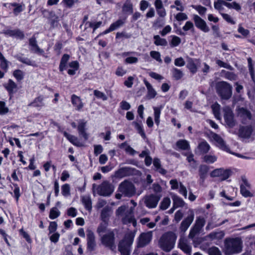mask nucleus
I'll return each mask as SVG.
<instances>
[{
    "label": "nucleus",
    "instance_id": "nucleus-1",
    "mask_svg": "<svg viewBox=\"0 0 255 255\" xmlns=\"http://www.w3.org/2000/svg\"><path fill=\"white\" fill-rule=\"evenodd\" d=\"M177 237L176 234L173 232H165L159 240L158 246L159 248L164 252H169L174 248Z\"/></svg>",
    "mask_w": 255,
    "mask_h": 255
},
{
    "label": "nucleus",
    "instance_id": "nucleus-2",
    "mask_svg": "<svg viewBox=\"0 0 255 255\" xmlns=\"http://www.w3.org/2000/svg\"><path fill=\"white\" fill-rule=\"evenodd\" d=\"M116 215L122 217L124 224H132L134 227L136 225V222L133 216V208H128L127 206H122L116 211Z\"/></svg>",
    "mask_w": 255,
    "mask_h": 255
},
{
    "label": "nucleus",
    "instance_id": "nucleus-3",
    "mask_svg": "<svg viewBox=\"0 0 255 255\" xmlns=\"http://www.w3.org/2000/svg\"><path fill=\"white\" fill-rule=\"evenodd\" d=\"M232 85L225 81H219L215 84L216 93L222 100H228L232 96Z\"/></svg>",
    "mask_w": 255,
    "mask_h": 255
},
{
    "label": "nucleus",
    "instance_id": "nucleus-4",
    "mask_svg": "<svg viewBox=\"0 0 255 255\" xmlns=\"http://www.w3.org/2000/svg\"><path fill=\"white\" fill-rule=\"evenodd\" d=\"M225 249L227 255L240 252L242 250L241 240L239 238L226 239Z\"/></svg>",
    "mask_w": 255,
    "mask_h": 255
},
{
    "label": "nucleus",
    "instance_id": "nucleus-5",
    "mask_svg": "<svg viewBox=\"0 0 255 255\" xmlns=\"http://www.w3.org/2000/svg\"><path fill=\"white\" fill-rule=\"evenodd\" d=\"M118 191L125 197H131L135 194L136 189L131 181L125 180L119 184Z\"/></svg>",
    "mask_w": 255,
    "mask_h": 255
},
{
    "label": "nucleus",
    "instance_id": "nucleus-6",
    "mask_svg": "<svg viewBox=\"0 0 255 255\" xmlns=\"http://www.w3.org/2000/svg\"><path fill=\"white\" fill-rule=\"evenodd\" d=\"M134 238V235L132 233L127 234L124 239L120 242L119 245V250L122 255H129L130 248L131 246Z\"/></svg>",
    "mask_w": 255,
    "mask_h": 255
},
{
    "label": "nucleus",
    "instance_id": "nucleus-7",
    "mask_svg": "<svg viewBox=\"0 0 255 255\" xmlns=\"http://www.w3.org/2000/svg\"><path fill=\"white\" fill-rule=\"evenodd\" d=\"M206 223L205 219L202 216L196 218L195 223L190 231L188 237L193 239L196 236L199 235L203 230V228Z\"/></svg>",
    "mask_w": 255,
    "mask_h": 255
},
{
    "label": "nucleus",
    "instance_id": "nucleus-8",
    "mask_svg": "<svg viewBox=\"0 0 255 255\" xmlns=\"http://www.w3.org/2000/svg\"><path fill=\"white\" fill-rule=\"evenodd\" d=\"M207 137L211 141H215L216 142V146L219 147L220 148L228 152L231 153L229 148L226 145L225 141L221 136L213 132H210L207 134Z\"/></svg>",
    "mask_w": 255,
    "mask_h": 255
},
{
    "label": "nucleus",
    "instance_id": "nucleus-9",
    "mask_svg": "<svg viewBox=\"0 0 255 255\" xmlns=\"http://www.w3.org/2000/svg\"><path fill=\"white\" fill-rule=\"evenodd\" d=\"M114 187L109 181H105L97 188L98 194L100 196H109L114 192Z\"/></svg>",
    "mask_w": 255,
    "mask_h": 255
},
{
    "label": "nucleus",
    "instance_id": "nucleus-10",
    "mask_svg": "<svg viewBox=\"0 0 255 255\" xmlns=\"http://www.w3.org/2000/svg\"><path fill=\"white\" fill-rule=\"evenodd\" d=\"M101 241L104 246L113 251L116 248L115 243V234L113 232H110L104 235L102 237Z\"/></svg>",
    "mask_w": 255,
    "mask_h": 255
},
{
    "label": "nucleus",
    "instance_id": "nucleus-11",
    "mask_svg": "<svg viewBox=\"0 0 255 255\" xmlns=\"http://www.w3.org/2000/svg\"><path fill=\"white\" fill-rule=\"evenodd\" d=\"M224 112V118L227 125L229 128L234 127L236 122L234 119V115L231 108L229 107H225L223 109Z\"/></svg>",
    "mask_w": 255,
    "mask_h": 255
},
{
    "label": "nucleus",
    "instance_id": "nucleus-12",
    "mask_svg": "<svg viewBox=\"0 0 255 255\" xmlns=\"http://www.w3.org/2000/svg\"><path fill=\"white\" fill-rule=\"evenodd\" d=\"M161 197L160 195L153 194L145 196L144 197V204L148 208H154L157 206Z\"/></svg>",
    "mask_w": 255,
    "mask_h": 255
},
{
    "label": "nucleus",
    "instance_id": "nucleus-13",
    "mask_svg": "<svg viewBox=\"0 0 255 255\" xmlns=\"http://www.w3.org/2000/svg\"><path fill=\"white\" fill-rule=\"evenodd\" d=\"M188 213V215L182 221L180 225V229L183 232L188 229L194 219V212L193 210L189 209Z\"/></svg>",
    "mask_w": 255,
    "mask_h": 255
},
{
    "label": "nucleus",
    "instance_id": "nucleus-14",
    "mask_svg": "<svg viewBox=\"0 0 255 255\" xmlns=\"http://www.w3.org/2000/svg\"><path fill=\"white\" fill-rule=\"evenodd\" d=\"M255 131V129L251 126H242L239 130V136L244 138H250Z\"/></svg>",
    "mask_w": 255,
    "mask_h": 255
},
{
    "label": "nucleus",
    "instance_id": "nucleus-15",
    "mask_svg": "<svg viewBox=\"0 0 255 255\" xmlns=\"http://www.w3.org/2000/svg\"><path fill=\"white\" fill-rule=\"evenodd\" d=\"M152 237V231L141 234L138 238V247L141 248L148 244L151 240Z\"/></svg>",
    "mask_w": 255,
    "mask_h": 255
},
{
    "label": "nucleus",
    "instance_id": "nucleus-16",
    "mask_svg": "<svg viewBox=\"0 0 255 255\" xmlns=\"http://www.w3.org/2000/svg\"><path fill=\"white\" fill-rule=\"evenodd\" d=\"M193 20L194 21L195 24L197 28H199L204 32H208L209 31L210 29L207 25L206 22L199 16L198 15H194Z\"/></svg>",
    "mask_w": 255,
    "mask_h": 255
},
{
    "label": "nucleus",
    "instance_id": "nucleus-17",
    "mask_svg": "<svg viewBox=\"0 0 255 255\" xmlns=\"http://www.w3.org/2000/svg\"><path fill=\"white\" fill-rule=\"evenodd\" d=\"M87 250L90 252L95 250L96 247L95 236L94 233L91 231L87 234Z\"/></svg>",
    "mask_w": 255,
    "mask_h": 255
},
{
    "label": "nucleus",
    "instance_id": "nucleus-18",
    "mask_svg": "<svg viewBox=\"0 0 255 255\" xmlns=\"http://www.w3.org/2000/svg\"><path fill=\"white\" fill-rule=\"evenodd\" d=\"M3 86L8 92L10 97L18 90L17 85L11 79H9L8 82L3 85Z\"/></svg>",
    "mask_w": 255,
    "mask_h": 255
},
{
    "label": "nucleus",
    "instance_id": "nucleus-19",
    "mask_svg": "<svg viewBox=\"0 0 255 255\" xmlns=\"http://www.w3.org/2000/svg\"><path fill=\"white\" fill-rule=\"evenodd\" d=\"M3 33L10 36L14 37L17 39H23L24 34L23 31L19 29H7L4 31Z\"/></svg>",
    "mask_w": 255,
    "mask_h": 255
},
{
    "label": "nucleus",
    "instance_id": "nucleus-20",
    "mask_svg": "<svg viewBox=\"0 0 255 255\" xmlns=\"http://www.w3.org/2000/svg\"><path fill=\"white\" fill-rule=\"evenodd\" d=\"M179 248L187 255H191V247L185 239H180L178 243Z\"/></svg>",
    "mask_w": 255,
    "mask_h": 255
},
{
    "label": "nucleus",
    "instance_id": "nucleus-21",
    "mask_svg": "<svg viewBox=\"0 0 255 255\" xmlns=\"http://www.w3.org/2000/svg\"><path fill=\"white\" fill-rule=\"evenodd\" d=\"M86 122H85L83 120H80L79 122L77 128L79 135L83 137L85 140H87L88 139V134L86 132Z\"/></svg>",
    "mask_w": 255,
    "mask_h": 255
},
{
    "label": "nucleus",
    "instance_id": "nucleus-22",
    "mask_svg": "<svg viewBox=\"0 0 255 255\" xmlns=\"http://www.w3.org/2000/svg\"><path fill=\"white\" fill-rule=\"evenodd\" d=\"M14 57L21 63L25 64L27 65L32 66L33 67H36L37 65L34 61H33L27 57H25L22 54H17L14 55Z\"/></svg>",
    "mask_w": 255,
    "mask_h": 255
},
{
    "label": "nucleus",
    "instance_id": "nucleus-23",
    "mask_svg": "<svg viewBox=\"0 0 255 255\" xmlns=\"http://www.w3.org/2000/svg\"><path fill=\"white\" fill-rule=\"evenodd\" d=\"M131 173V168L128 167H125L119 169L115 172V177L117 178H123L128 176Z\"/></svg>",
    "mask_w": 255,
    "mask_h": 255
},
{
    "label": "nucleus",
    "instance_id": "nucleus-24",
    "mask_svg": "<svg viewBox=\"0 0 255 255\" xmlns=\"http://www.w3.org/2000/svg\"><path fill=\"white\" fill-rule=\"evenodd\" d=\"M143 82L147 90V98L148 99L154 98L157 95L156 92L153 89L152 85L146 80L144 79Z\"/></svg>",
    "mask_w": 255,
    "mask_h": 255
},
{
    "label": "nucleus",
    "instance_id": "nucleus-25",
    "mask_svg": "<svg viewBox=\"0 0 255 255\" xmlns=\"http://www.w3.org/2000/svg\"><path fill=\"white\" fill-rule=\"evenodd\" d=\"M29 45L31 46V50L35 53L43 54V50L40 49L37 44V41L35 37H32L29 40Z\"/></svg>",
    "mask_w": 255,
    "mask_h": 255
},
{
    "label": "nucleus",
    "instance_id": "nucleus-26",
    "mask_svg": "<svg viewBox=\"0 0 255 255\" xmlns=\"http://www.w3.org/2000/svg\"><path fill=\"white\" fill-rule=\"evenodd\" d=\"M112 214V208L109 206H106L102 210L101 219L103 222H108L109 218Z\"/></svg>",
    "mask_w": 255,
    "mask_h": 255
},
{
    "label": "nucleus",
    "instance_id": "nucleus-27",
    "mask_svg": "<svg viewBox=\"0 0 255 255\" xmlns=\"http://www.w3.org/2000/svg\"><path fill=\"white\" fill-rule=\"evenodd\" d=\"M43 13L44 12H48V11L44 10L42 11ZM50 14V22L51 27L53 28L57 27L59 25V17L55 14V13L52 11L49 12Z\"/></svg>",
    "mask_w": 255,
    "mask_h": 255
},
{
    "label": "nucleus",
    "instance_id": "nucleus-28",
    "mask_svg": "<svg viewBox=\"0 0 255 255\" xmlns=\"http://www.w3.org/2000/svg\"><path fill=\"white\" fill-rule=\"evenodd\" d=\"M71 102L77 110L79 111L83 107L81 98L74 94L71 96Z\"/></svg>",
    "mask_w": 255,
    "mask_h": 255
},
{
    "label": "nucleus",
    "instance_id": "nucleus-29",
    "mask_svg": "<svg viewBox=\"0 0 255 255\" xmlns=\"http://www.w3.org/2000/svg\"><path fill=\"white\" fill-rule=\"evenodd\" d=\"M63 134L67 138V139L74 145L79 147L82 146L83 145L82 143L75 136L70 134L66 131H64Z\"/></svg>",
    "mask_w": 255,
    "mask_h": 255
},
{
    "label": "nucleus",
    "instance_id": "nucleus-30",
    "mask_svg": "<svg viewBox=\"0 0 255 255\" xmlns=\"http://www.w3.org/2000/svg\"><path fill=\"white\" fill-rule=\"evenodd\" d=\"M171 195L173 200L174 207L176 208L183 207L185 205V203L182 200V199H181L177 195L171 194Z\"/></svg>",
    "mask_w": 255,
    "mask_h": 255
},
{
    "label": "nucleus",
    "instance_id": "nucleus-31",
    "mask_svg": "<svg viewBox=\"0 0 255 255\" xmlns=\"http://www.w3.org/2000/svg\"><path fill=\"white\" fill-rule=\"evenodd\" d=\"M225 236V233L223 231L218 230L210 233L207 237L211 240H221Z\"/></svg>",
    "mask_w": 255,
    "mask_h": 255
},
{
    "label": "nucleus",
    "instance_id": "nucleus-32",
    "mask_svg": "<svg viewBox=\"0 0 255 255\" xmlns=\"http://www.w3.org/2000/svg\"><path fill=\"white\" fill-rule=\"evenodd\" d=\"M238 116L242 119L243 120H246L247 119L251 120L252 118V115L251 113L247 109L242 108H240L238 110Z\"/></svg>",
    "mask_w": 255,
    "mask_h": 255
},
{
    "label": "nucleus",
    "instance_id": "nucleus-33",
    "mask_svg": "<svg viewBox=\"0 0 255 255\" xmlns=\"http://www.w3.org/2000/svg\"><path fill=\"white\" fill-rule=\"evenodd\" d=\"M197 148L201 153L205 154L209 151L210 146L206 141L203 140L199 143Z\"/></svg>",
    "mask_w": 255,
    "mask_h": 255
},
{
    "label": "nucleus",
    "instance_id": "nucleus-34",
    "mask_svg": "<svg viewBox=\"0 0 255 255\" xmlns=\"http://www.w3.org/2000/svg\"><path fill=\"white\" fill-rule=\"evenodd\" d=\"M209 171V167L206 165H201L199 168V173L200 179L203 182L207 177V173Z\"/></svg>",
    "mask_w": 255,
    "mask_h": 255
},
{
    "label": "nucleus",
    "instance_id": "nucleus-35",
    "mask_svg": "<svg viewBox=\"0 0 255 255\" xmlns=\"http://www.w3.org/2000/svg\"><path fill=\"white\" fill-rule=\"evenodd\" d=\"M29 106L35 108H41L44 106V98L42 96H39L36 98Z\"/></svg>",
    "mask_w": 255,
    "mask_h": 255
},
{
    "label": "nucleus",
    "instance_id": "nucleus-36",
    "mask_svg": "<svg viewBox=\"0 0 255 255\" xmlns=\"http://www.w3.org/2000/svg\"><path fill=\"white\" fill-rule=\"evenodd\" d=\"M221 75L227 79L231 81H234L237 80V75L233 72L226 71L224 70L221 71Z\"/></svg>",
    "mask_w": 255,
    "mask_h": 255
},
{
    "label": "nucleus",
    "instance_id": "nucleus-37",
    "mask_svg": "<svg viewBox=\"0 0 255 255\" xmlns=\"http://www.w3.org/2000/svg\"><path fill=\"white\" fill-rule=\"evenodd\" d=\"M70 56L68 54H65L62 56L59 65V70L60 71H63L66 69L67 62Z\"/></svg>",
    "mask_w": 255,
    "mask_h": 255
},
{
    "label": "nucleus",
    "instance_id": "nucleus-38",
    "mask_svg": "<svg viewBox=\"0 0 255 255\" xmlns=\"http://www.w3.org/2000/svg\"><path fill=\"white\" fill-rule=\"evenodd\" d=\"M176 146L182 150H188L190 148L189 142L184 139H180L177 141Z\"/></svg>",
    "mask_w": 255,
    "mask_h": 255
},
{
    "label": "nucleus",
    "instance_id": "nucleus-39",
    "mask_svg": "<svg viewBox=\"0 0 255 255\" xmlns=\"http://www.w3.org/2000/svg\"><path fill=\"white\" fill-rule=\"evenodd\" d=\"M82 201L87 210L90 211L92 209V201L89 196H83L82 197Z\"/></svg>",
    "mask_w": 255,
    "mask_h": 255
},
{
    "label": "nucleus",
    "instance_id": "nucleus-40",
    "mask_svg": "<svg viewBox=\"0 0 255 255\" xmlns=\"http://www.w3.org/2000/svg\"><path fill=\"white\" fill-rule=\"evenodd\" d=\"M214 8L217 10L221 14L224 9V6H225V0H217L214 3Z\"/></svg>",
    "mask_w": 255,
    "mask_h": 255
},
{
    "label": "nucleus",
    "instance_id": "nucleus-41",
    "mask_svg": "<svg viewBox=\"0 0 255 255\" xmlns=\"http://www.w3.org/2000/svg\"><path fill=\"white\" fill-rule=\"evenodd\" d=\"M155 40L154 43L157 46H166L167 45V41L164 38H161L158 35H155L153 37Z\"/></svg>",
    "mask_w": 255,
    "mask_h": 255
},
{
    "label": "nucleus",
    "instance_id": "nucleus-42",
    "mask_svg": "<svg viewBox=\"0 0 255 255\" xmlns=\"http://www.w3.org/2000/svg\"><path fill=\"white\" fill-rule=\"evenodd\" d=\"M12 75L17 82H20L23 79L24 73L22 70L16 69L13 71Z\"/></svg>",
    "mask_w": 255,
    "mask_h": 255
},
{
    "label": "nucleus",
    "instance_id": "nucleus-43",
    "mask_svg": "<svg viewBox=\"0 0 255 255\" xmlns=\"http://www.w3.org/2000/svg\"><path fill=\"white\" fill-rule=\"evenodd\" d=\"M187 67L192 73L194 74L197 72V66L193 59L191 58L188 59Z\"/></svg>",
    "mask_w": 255,
    "mask_h": 255
},
{
    "label": "nucleus",
    "instance_id": "nucleus-44",
    "mask_svg": "<svg viewBox=\"0 0 255 255\" xmlns=\"http://www.w3.org/2000/svg\"><path fill=\"white\" fill-rule=\"evenodd\" d=\"M171 204V200L168 197L164 198L160 202L159 207L162 210L167 209Z\"/></svg>",
    "mask_w": 255,
    "mask_h": 255
},
{
    "label": "nucleus",
    "instance_id": "nucleus-45",
    "mask_svg": "<svg viewBox=\"0 0 255 255\" xmlns=\"http://www.w3.org/2000/svg\"><path fill=\"white\" fill-rule=\"evenodd\" d=\"M203 161L207 163H213L217 160V157L214 155L206 154L203 158Z\"/></svg>",
    "mask_w": 255,
    "mask_h": 255
},
{
    "label": "nucleus",
    "instance_id": "nucleus-46",
    "mask_svg": "<svg viewBox=\"0 0 255 255\" xmlns=\"http://www.w3.org/2000/svg\"><path fill=\"white\" fill-rule=\"evenodd\" d=\"M172 71L173 76L176 80L180 79L183 75V72L181 70L176 68H173L172 70Z\"/></svg>",
    "mask_w": 255,
    "mask_h": 255
},
{
    "label": "nucleus",
    "instance_id": "nucleus-47",
    "mask_svg": "<svg viewBox=\"0 0 255 255\" xmlns=\"http://www.w3.org/2000/svg\"><path fill=\"white\" fill-rule=\"evenodd\" d=\"M94 95L98 99H101L103 101H106L108 99V97L104 93L98 90H95L94 91Z\"/></svg>",
    "mask_w": 255,
    "mask_h": 255
},
{
    "label": "nucleus",
    "instance_id": "nucleus-48",
    "mask_svg": "<svg viewBox=\"0 0 255 255\" xmlns=\"http://www.w3.org/2000/svg\"><path fill=\"white\" fill-rule=\"evenodd\" d=\"M150 56L157 62L159 63H162V61L161 58L160 53L158 51H151L150 52Z\"/></svg>",
    "mask_w": 255,
    "mask_h": 255
},
{
    "label": "nucleus",
    "instance_id": "nucleus-49",
    "mask_svg": "<svg viewBox=\"0 0 255 255\" xmlns=\"http://www.w3.org/2000/svg\"><path fill=\"white\" fill-rule=\"evenodd\" d=\"M124 23L125 21L124 20L119 19L111 25V29L113 31H114L118 28L119 27H120V26H122Z\"/></svg>",
    "mask_w": 255,
    "mask_h": 255
},
{
    "label": "nucleus",
    "instance_id": "nucleus-50",
    "mask_svg": "<svg viewBox=\"0 0 255 255\" xmlns=\"http://www.w3.org/2000/svg\"><path fill=\"white\" fill-rule=\"evenodd\" d=\"M154 121L155 123L158 125L159 124V117L161 110L160 108L157 107H154Z\"/></svg>",
    "mask_w": 255,
    "mask_h": 255
},
{
    "label": "nucleus",
    "instance_id": "nucleus-51",
    "mask_svg": "<svg viewBox=\"0 0 255 255\" xmlns=\"http://www.w3.org/2000/svg\"><path fill=\"white\" fill-rule=\"evenodd\" d=\"M60 215V212L56 208H52L50 211L49 218L54 219Z\"/></svg>",
    "mask_w": 255,
    "mask_h": 255
},
{
    "label": "nucleus",
    "instance_id": "nucleus-52",
    "mask_svg": "<svg viewBox=\"0 0 255 255\" xmlns=\"http://www.w3.org/2000/svg\"><path fill=\"white\" fill-rule=\"evenodd\" d=\"M209 255H222L220 250L216 247H212L208 249Z\"/></svg>",
    "mask_w": 255,
    "mask_h": 255
},
{
    "label": "nucleus",
    "instance_id": "nucleus-53",
    "mask_svg": "<svg viewBox=\"0 0 255 255\" xmlns=\"http://www.w3.org/2000/svg\"><path fill=\"white\" fill-rule=\"evenodd\" d=\"M108 222H103L100 224L98 228H97V233L101 235L102 233H104L106 231Z\"/></svg>",
    "mask_w": 255,
    "mask_h": 255
},
{
    "label": "nucleus",
    "instance_id": "nucleus-54",
    "mask_svg": "<svg viewBox=\"0 0 255 255\" xmlns=\"http://www.w3.org/2000/svg\"><path fill=\"white\" fill-rule=\"evenodd\" d=\"M241 192L242 195L245 197L253 196V195L243 185H241Z\"/></svg>",
    "mask_w": 255,
    "mask_h": 255
},
{
    "label": "nucleus",
    "instance_id": "nucleus-55",
    "mask_svg": "<svg viewBox=\"0 0 255 255\" xmlns=\"http://www.w3.org/2000/svg\"><path fill=\"white\" fill-rule=\"evenodd\" d=\"M216 63L220 67H224L230 70H233V68L230 65L225 63L220 60H217L216 61Z\"/></svg>",
    "mask_w": 255,
    "mask_h": 255
},
{
    "label": "nucleus",
    "instance_id": "nucleus-56",
    "mask_svg": "<svg viewBox=\"0 0 255 255\" xmlns=\"http://www.w3.org/2000/svg\"><path fill=\"white\" fill-rule=\"evenodd\" d=\"M181 41L180 37L177 36H173L170 44L171 47H175L178 46L181 43Z\"/></svg>",
    "mask_w": 255,
    "mask_h": 255
},
{
    "label": "nucleus",
    "instance_id": "nucleus-57",
    "mask_svg": "<svg viewBox=\"0 0 255 255\" xmlns=\"http://www.w3.org/2000/svg\"><path fill=\"white\" fill-rule=\"evenodd\" d=\"M133 124L135 126V128H136V130L138 131V132L141 135V136L145 138V134L143 131V129H142L141 126L137 123V122H133Z\"/></svg>",
    "mask_w": 255,
    "mask_h": 255
},
{
    "label": "nucleus",
    "instance_id": "nucleus-58",
    "mask_svg": "<svg viewBox=\"0 0 255 255\" xmlns=\"http://www.w3.org/2000/svg\"><path fill=\"white\" fill-rule=\"evenodd\" d=\"M214 115L216 119L218 120L221 119L220 115V106L217 104V105H214L212 107Z\"/></svg>",
    "mask_w": 255,
    "mask_h": 255
},
{
    "label": "nucleus",
    "instance_id": "nucleus-59",
    "mask_svg": "<svg viewBox=\"0 0 255 255\" xmlns=\"http://www.w3.org/2000/svg\"><path fill=\"white\" fill-rule=\"evenodd\" d=\"M62 194L64 196L70 195V186L69 184H65L62 186Z\"/></svg>",
    "mask_w": 255,
    "mask_h": 255
},
{
    "label": "nucleus",
    "instance_id": "nucleus-60",
    "mask_svg": "<svg viewBox=\"0 0 255 255\" xmlns=\"http://www.w3.org/2000/svg\"><path fill=\"white\" fill-rule=\"evenodd\" d=\"M8 109L5 107V104L4 102L0 101V114L4 115L7 113Z\"/></svg>",
    "mask_w": 255,
    "mask_h": 255
},
{
    "label": "nucleus",
    "instance_id": "nucleus-61",
    "mask_svg": "<svg viewBox=\"0 0 255 255\" xmlns=\"http://www.w3.org/2000/svg\"><path fill=\"white\" fill-rule=\"evenodd\" d=\"M192 6L197 10L201 15L204 14L207 10V8L206 7L201 5H192Z\"/></svg>",
    "mask_w": 255,
    "mask_h": 255
},
{
    "label": "nucleus",
    "instance_id": "nucleus-62",
    "mask_svg": "<svg viewBox=\"0 0 255 255\" xmlns=\"http://www.w3.org/2000/svg\"><path fill=\"white\" fill-rule=\"evenodd\" d=\"M175 18L178 21H182L187 20L188 19V16L185 13L179 12L175 15Z\"/></svg>",
    "mask_w": 255,
    "mask_h": 255
},
{
    "label": "nucleus",
    "instance_id": "nucleus-63",
    "mask_svg": "<svg viewBox=\"0 0 255 255\" xmlns=\"http://www.w3.org/2000/svg\"><path fill=\"white\" fill-rule=\"evenodd\" d=\"M179 193L182 194L185 198H187V191L185 186L181 182L179 183Z\"/></svg>",
    "mask_w": 255,
    "mask_h": 255
},
{
    "label": "nucleus",
    "instance_id": "nucleus-64",
    "mask_svg": "<svg viewBox=\"0 0 255 255\" xmlns=\"http://www.w3.org/2000/svg\"><path fill=\"white\" fill-rule=\"evenodd\" d=\"M223 169L219 168L216 169L212 171L210 173V175L211 177H220L222 175V172L223 171Z\"/></svg>",
    "mask_w": 255,
    "mask_h": 255
}]
</instances>
